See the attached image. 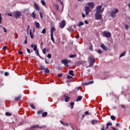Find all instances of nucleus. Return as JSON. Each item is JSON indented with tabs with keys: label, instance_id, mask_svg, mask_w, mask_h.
Wrapping results in <instances>:
<instances>
[{
	"label": "nucleus",
	"instance_id": "f257e3e1",
	"mask_svg": "<svg viewBox=\"0 0 130 130\" xmlns=\"http://www.w3.org/2000/svg\"><path fill=\"white\" fill-rule=\"evenodd\" d=\"M88 62H89V67H93L94 63H95V58L92 56H89L88 57Z\"/></svg>",
	"mask_w": 130,
	"mask_h": 130
},
{
	"label": "nucleus",
	"instance_id": "f03ea898",
	"mask_svg": "<svg viewBox=\"0 0 130 130\" xmlns=\"http://www.w3.org/2000/svg\"><path fill=\"white\" fill-rule=\"evenodd\" d=\"M118 12H119L118 9L115 8L114 9V11H113L111 12V17L113 19L115 18L116 17V15H117V13H118Z\"/></svg>",
	"mask_w": 130,
	"mask_h": 130
},
{
	"label": "nucleus",
	"instance_id": "7ed1b4c3",
	"mask_svg": "<svg viewBox=\"0 0 130 130\" xmlns=\"http://www.w3.org/2000/svg\"><path fill=\"white\" fill-rule=\"evenodd\" d=\"M21 16L22 12L20 11H16L13 15V17L14 18H15V19H20Z\"/></svg>",
	"mask_w": 130,
	"mask_h": 130
},
{
	"label": "nucleus",
	"instance_id": "20e7f679",
	"mask_svg": "<svg viewBox=\"0 0 130 130\" xmlns=\"http://www.w3.org/2000/svg\"><path fill=\"white\" fill-rule=\"evenodd\" d=\"M45 127H46L45 125H34L30 128V130H33V128H40L41 129V128H45Z\"/></svg>",
	"mask_w": 130,
	"mask_h": 130
},
{
	"label": "nucleus",
	"instance_id": "39448f33",
	"mask_svg": "<svg viewBox=\"0 0 130 130\" xmlns=\"http://www.w3.org/2000/svg\"><path fill=\"white\" fill-rule=\"evenodd\" d=\"M61 63H63V64H64V66H65V67L67 68H69L70 66H69V60L68 59H64L61 60Z\"/></svg>",
	"mask_w": 130,
	"mask_h": 130
},
{
	"label": "nucleus",
	"instance_id": "423d86ee",
	"mask_svg": "<svg viewBox=\"0 0 130 130\" xmlns=\"http://www.w3.org/2000/svg\"><path fill=\"white\" fill-rule=\"evenodd\" d=\"M95 20H101V19H102V14L100 13H95Z\"/></svg>",
	"mask_w": 130,
	"mask_h": 130
},
{
	"label": "nucleus",
	"instance_id": "0eeeda50",
	"mask_svg": "<svg viewBox=\"0 0 130 130\" xmlns=\"http://www.w3.org/2000/svg\"><path fill=\"white\" fill-rule=\"evenodd\" d=\"M103 35L105 36V37H107V38H109L110 36H111V34L110 32H107L106 31H103Z\"/></svg>",
	"mask_w": 130,
	"mask_h": 130
},
{
	"label": "nucleus",
	"instance_id": "6e6552de",
	"mask_svg": "<svg viewBox=\"0 0 130 130\" xmlns=\"http://www.w3.org/2000/svg\"><path fill=\"white\" fill-rule=\"evenodd\" d=\"M102 8V6H99L97 8H96V13L101 14V13H103V10H101Z\"/></svg>",
	"mask_w": 130,
	"mask_h": 130
},
{
	"label": "nucleus",
	"instance_id": "1a4fd4ad",
	"mask_svg": "<svg viewBox=\"0 0 130 130\" xmlns=\"http://www.w3.org/2000/svg\"><path fill=\"white\" fill-rule=\"evenodd\" d=\"M66 26V20H62L61 21V23H59V27L63 29V28H64V26Z\"/></svg>",
	"mask_w": 130,
	"mask_h": 130
},
{
	"label": "nucleus",
	"instance_id": "9d476101",
	"mask_svg": "<svg viewBox=\"0 0 130 130\" xmlns=\"http://www.w3.org/2000/svg\"><path fill=\"white\" fill-rule=\"evenodd\" d=\"M85 12L86 16L89 15V13H90V8H89V7H85Z\"/></svg>",
	"mask_w": 130,
	"mask_h": 130
},
{
	"label": "nucleus",
	"instance_id": "9b49d317",
	"mask_svg": "<svg viewBox=\"0 0 130 130\" xmlns=\"http://www.w3.org/2000/svg\"><path fill=\"white\" fill-rule=\"evenodd\" d=\"M87 6L90 7V9H94V7H95L94 3H87Z\"/></svg>",
	"mask_w": 130,
	"mask_h": 130
},
{
	"label": "nucleus",
	"instance_id": "f8f14e48",
	"mask_svg": "<svg viewBox=\"0 0 130 130\" xmlns=\"http://www.w3.org/2000/svg\"><path fill=\"white\" fill-rule=\"evenodd\" d=\"M30 47L31 48H33V50L34 51H37V45H34V44H32V45H30Z\"/></svg>",
	"mask_w": 130,
	"mask_h": 130
},
{
	"label": "nucleus",
	"instance_id": "ddd939ff",
	"mask_svg": "<svg viewBox=\"0 0 130 130\" xmlns=\"http://www.w3.org/2000/svg\"><path fill=\"white\" fill-rule=\"evenodd\" d=\"M64 101L65 102H70V100H71V99H70V97L69 96H67V94H65L64 95Z\"/></svg>",
	"mask_w": 130,
	"mask_h": 130
},
{
	"label": "nucleus",
	"instance_id": "4468645a",
	"mask_svg": "<svg viewBox=\"0 0 130 130\" xmlns=\"http://www.w3.org/2000/svg\"><path fill=\"white\" fill-rule=\"evenodd\" d=\"M34 7L36 11H40V8H39V6L36 3L34 4Z\"/></svg>",
	"mask_w": 130,
	"mask_h": 130
},
{
	"label": "nucleus",
	"instance_id": "2eb2a0df",
	"mask_svg": "<svg viewBox=\"0 0 130 130\" xmlns=\"http://www.w3.org/2000/svg\"><path fill=\"white\" fill-rule=\"evenodd\" d=\"M21 98H22V95H19L18 96L16 97L14 99L15 101H19V100H21Z\"/></svg>",
	"mask_w": 130,
	"mask_h": 130
},
{
	"label": "nucleus",
	"instance_id": "dca6fc26",
	"mask_svg": "<svg viewBox=\"0 0 130 130\" xmlns=\"http://www.w3.org/2000/svg\"><path fill=\"white\" fill-rule=\"evenodd\" d=\"M101 47L104 50H107V47L105 46V45H104V44H102L101 45Z\"/></svg>",
	"mask_w": 130,
	"mask_h": 130
},
{
	"label": "nucleus",
	"instance_id": "f3484780",
	"mask_svg": "<svg viewBox=\"0 0 130 130\" xmlns=\"http://www.w3.org/2000/svg\"><path fill=\"white\" fill-rule=\"evenodd\" d=\"M35 26L37 28H40V24H39V22H37V21L35 22Z\"/></svg>",
	"mask_w": 130,
	"mask_h": 130
},
{
	"label": "nucleus",
	"instance_id": "a211bd4d",
	"mask_svg": "<svg viewBox=\"0 0 130 130\" xmlns=\"http://www.w3.org/2000/svg\"><path fill=\"white\" fill-rule=\"evenodd\" d=\"M45 71V73L46 74H49V73H50V70H49V69H48V68H46L44 69Z\"/></svg>",
	"mask_w": 130,
	"mask_h": 130
},
{
	"label": "nucleus",
	"instance_id": "6ab92c4d",
	"mask_svg": "<svg viewBox=\"0 0 130 130\" xmlns=\"http://www.w3.org/2000/svg\"><path fill=\"white\" fill-rule=\"evenodd\" d=\"M29 35L31 39H33V38H34V34H33V32H32L31 30H30L29 31Z\"/></svg>",
	"mask_w": 130,
	"mask_h": 130
},
{
	"label": "nucleus",
	"instance_id": "aec40b11",
	"mask_svg": "<svg viewBox=\"0 0 130 130\" xmlns=\"http://www.w3.org/2000/svg\"><path fill=\"white\" fill-rule=\"evenodd\" d=\"M69 74V75H71V76H72L73 77H75V74H74V71L70 70Z\"/></svg>",
	"mask_w": 130,
	"mask_h": 130
},
{
	"label": "nucleus",
	"instance_id": "412c9836",
	"mask_svg": "<svg viewBox=\"0 0 130 130\" xmlns=\"http://www.w3.org/2000/svg\"><path fill=\"white\" fill-rule=\"evenodd\" d=\"M83 99V97L82 96H79L76 99L77 102H79V101H81Z\"/></svg>",
	"mask_w": 130,
	"mask_h": 130
},
{
	"label": "nucleus",
	"instance_id": "4be33fe9",
	"mask_svg": "<svg viewBox=\"0 0 130 130\" xmlns=\"http://www.w3.org/2000/svg\"><path fill=\"white\" fill-rule=\"evenodd\" d=\"M60 123L61 124H63V125H65L66 126H69V124L67 122H64L62 121H60Z\"/></svg>",
	"mask_w": 130,
	"mask_h": 130
},
{
	"label": "nucleus",
	"instance_id": "5701e85b",
	"mask_svg": "<svg viewBox=\"0 0 130 130\" xmlns=\"http://www.w3.org/2000/svg\"><path fill=\"white\" fill-rule=\"evenodd\" d=\"M47 112H45L44 113H42V117H46L47 116Z\"/></svg>",
	"mask_w": 130,
	"mask_h": 130
},
{
	"label": "nucleus",
	"instance_id": "b1692460",
	"mask_svg": "<svg viewBox=\"0 0 130 130\" xmlns=\"http://www.w3.org/2000/svg\"><path fill=\"white\" fill-rule=\"evenodd\" d=\"M46 51H48V49H46V48H44L42 50V52L44 54L46 53Z\"/></svg>",
	"mask_w": 130,
	"mask_h": 130
},
{
	"label": "nucleus",
	"instance_id": "393cba45",
	"mask_svg": "<svg viewBox=\"0 0 130 130\" xmlns=\"http://www.w3.org/2000/svg\"><path fill=\"white\" fill-rule=\"evenodd\" d=\"M98 122V120H92L91 121L92 124H96Z\"/></svg>",
	"mask_w": 130,
	"mask_h": 130
},
{
	"label": "nucleus",
	"instance_id": "a878e982",
	"mask_svg": "<svg viewBox=\"0 0 130 130\" xmlns=\"http://www.w3.org/2000/svg\"><path fill=\"white\" fill-rule=\"evenodd\" d=\"M84 25V22H82V21H80L79 23L78 24H77V26L78 27H81V26H83Z\"/></svg>",
	"mask_w": 130,
	"mask_h": 130
},
{
	"label": "nucleus",
	"instance_id": "bb28decb",
	"mask_svg": "<svg viewBox=\"0 0 130 130\" xmlns=\"http://www.w3.org/2000/svg\"><path fill=\"white\" fill-rule=\"evenodd\" d=\"M31 17L34 19H36V14H35V12H32L31 14Z\"/></svg>",
	"mask_w": 130,
	"mask_h": 130
},
{
	"label": "nucleus",
	"instance_id": "cd10ccee",
	"mask_svg": "<svg viewBox=\"0 0 130 130\" xmlns=\"http://www.w3.org/2000/svg\"><path fill=\"white\" fill-rule=\"evenodd\" d=\"M54 31H55V28L54 27H52L51 28V34H53Z\"/></svg>",
	"mask_w": 130,
	"mask_h": 130
},
{
	"label": "nucleus",
	"instance_id": "c85d7f7f",
	"mask_svg": "<svg viewBox=\"0 0 130 130\" xmlns=\"http://www.w3.org/2000/svg\"><path fill=\"white\" fill-rule=\"evenodd\" d=\"M126 53V52H123L122 53H121L120 55V56L119 57H122V56H124V55H125V54Z\"/></svg>",
	"mask_w": 130,
	"mask_h": 130
},
{
	"label": "nucleus",
	"instance_id": "c756f323",
	"mask_svg": "<svg viewBox=\"0 0 130 130\" xmlns=\"http://www.w3.org/2000/svg\"><path fill=\"white\" fill-rule=\"evenodd\" d=\"M51 39L53 43H54V38H53V34H51Z\"/></svg>",
	"mask_w": 130,
	"mask_h": 130
},
{
	"label": "nucleus",
	"instance_id": "7c9ffc66",
	"mask_svg": "<svg viewBox=\"0 0 130 130\" xmlns=\"http://www.w3.org/2000/svg\"><path fill=\"white\" fill-rule=\"evenodd\" d=\"M69 57H70V58H74V57H77V55H70Z\"/></svg>",
	"mask_w": 130,
	"mask_h": 130
},
{
	"label": "nucleus",
	"instance_id": "2f4dec72",
	"mask_svg": "<svg viewBox=\"0 0 130 130\" xmlns=\"http://www.w3.org/2000/svg\"><path fill=\"white\" fill-rule=\"evenodd\" d=\"M43 112H44L43 110L38 111L37 112V114H38V115L42 114V113H43Z\"/></svg>",
	"mask_w": 130,
	"mask_h": 130
},
{
	"label": "nucleus",
	"instance_id": "473e14b6",
	"mask_svg": "<svg viewBox=\"0 0 130 130\" xmlns=\"http://www.w3.org/2000/svg\"><path fill=\"white\" fill-rule=\"evenodd\" d=\"M70 105L71 106V109H73V108H74V105H75V103L74 102H71L70 103Z\"/></svg>",
	"mask_w": 130,
	"mask_h": 130
},
{
	"label": "nucleus",
	"instance_id": "72a5a7b5",
	"mask_svg": "<svg viewBox=\"0 0 130 130\" xmlns=\"http://www.w3.org/2000/svg\"><path fill=\"white\" fill-rule=\"evenodd\" d=\"M41 33H42V34H45L46 33V28H44V29L42 30Z\"/></svg>",
	"mask_w": 130,
	"mask_h": 130
},
{
	"label": "nucleus",
	"instance_id": "f704fd0d",
	"mask_svg": "<svg viewBox=\"0 0 130 130\" xmlns=\"http://www.w3.org/2000/svg\"><path fill=\"white\" fill-rule=\"evenodd\" d=\"M5 115H6V116H12V114L9 112H6Z\"/></svg>",
	"mask_w": 130,
	"mask_h": 130
},
{
	"label": "nucleus",
	"instance_id": "c9c22d12",
	"mask_svg": "<svg viewBox=\"0 0 130 130\" xmlns=\"http://www.w3.org/2000/svg\"><path fill=\"white\" fill-rule=\"evenodd\" d=\"M29 106L32 109H35V106H34V104H30Z\"/></svg>",
	"mask_w": 130,
	"mask_h": 130
},
{
	"label": "nucleus",
	"instance_id": "e433bc0d",
	"mask_svg": "<svg viewBox=\"0 0 130 130\" xmlns=\"http://www.w3.org/2000/svg\"><path fill=\"white\" fill-rule=\"evenodd\" d=\"M41 4L43 6H45V5H46V3L43 0L41 1Z\"/></svg>",
	"mask_w": 130,
	"mask_h": 130
},
{
	"label": "nucleus",
	"instance_id": "4c0bfd02",
	"mask_svg": "<svg viewBox=\"0 0 130 130\" xmlns=\"http://www.w3.org/2000/svg\"><path fill=\"white\" fill-rule=\"evenodd\" d=\"M89 49L91 51L93 50V46L92 45V44H91V46L89 47Z\"/></svg>",
	"mask_w": 130,
	"mask_h": 130
},
{
	"label": "nucleus",
	"instance_id": "58836bf2",
	"mask_svg": "<svg viewBox=\"0 0 130 130\" xmlns=\"http://www.w3.org/2000/svg\"><path fill=\"white\" fill-rule=\"evenodd\" d=\"M36 53L37 56H38L40 57V55L39 54V51H38V50L36 51Z\"/></svg>",
	"mask_w": 130,
	"mask_h": 130
},
{
	"label": "nucleus",
	"instance_id": "ea45409f",
	"mask_svg": "<svg viewBox=\"0 0 130 130\" xmlns=\"http://www.w3.org/2000/svg\"><path fill=\"white\" fill-rule=\"evenodd\" d=\"M2 20H3V17H2V13H0V24H2Z\"/></svg>",
	"mask_w": 130,
	"mask_h": 130
},
{
	"label": "nucleus",
	"instance_id": "a19ab883",
	"mask_svg": "<svg viewBox=\"0 0 130 130\" xmlns=\"http://www.w3.org/2000/svg\"><path fill=\"white\" fill-rule=\"evenodd\" d=\"M44 69V66H41L40 67V70H41V71H43Z\"/></svg>",
	"mask_w": 130,
	"mask_h": 130
},
{
	"label": "nucleus",
	"instance_id": "79ce46f5",
	"mask_svg": "<svg viewBox=\"0 0 130 130\" xmlns=\"http://www.w3.org/2000/svg\"><path fill=\"white\" fill-rule=\"evenodd\" d=\"M111 119L112 120H115V117H114V116H113V115H112V116H111Z\"/></svg>",
	"mask_w": 130,
	"mask_h": 130
},
{
	"label": "nucleus",
	"instance_id": "37998d69",
	"mask_svg": "<svg viewBox=\"0 0 130 130\" xmlns=\"http://www.w3.org/2000/svg\"><path fill=\"white\" fill-rule=\"evenodd\" d=\"M85 63H86V61H81L80 62V64H85Z\"/></svg>",
	"mask_w": 130,
	"mask_h": 130
},
{
	"label": "nucleus",
	"instance_id": "c03bdc74",
	"mask_svg": "<svg viewBox=\"0 0 130 130\" xmlns=\"http://www.w3.org/2000/svg\"><path fill=\"white\" fill-rule=\"evenodd\" d=\"M25 40L24 41V42L23 43V44H27V43H28L27 42V37H25Z\"/></svg>",
	"mask_w": 130,
	"mask_h": 130
},
{
	"label": "nucleus",
	"instance_id": "a18cd8bd",
	"mask_svg": "<svg viewBox=\"0 0 130 130\" xmlns=\"http://www.w3.org/2000/svg\"><path fill=\"white\" fill-rule=\"evenodd\" d=\"M84 86H88V85H90L89 82H85L83 84Z\"/></svg>",
	"mask_w": 130,
	"mask_h": 130
},
{
	"label": "nucleus",
	"instance_id": "49530a36",
	"mask_svg": "<svg viewBox=\"0 0 130 130\" xmlns=\"http://www.w3.org/2000/svg\"><path fill=\"white\" fill-rule=\"evenodd\" d=\"M128 28H129V26H128V25L126 24L125 26V29L126 30H128Z\"/></svg>",
	"mask_w": 130,
	"mask_h": 130
},
{
	"label": "nucleus",
	"instance_id": "de8ad7c7",
	"mask_svg": "<svg viewBox=\"0 0 130 130\" xmlns=\"http://www.w3.org/2000/svg\"><path fill=\"white\" fill-rule=\"evenodd\" d=\"M3 30H4V32H5V33H7V32H8V31L7 30V29H6L5 27H2Z\"/></svg>",
	"mask_w": 130,
	"mask_h": 130
},
{
	"label": "nucleus",
	"instance_id": "09e8293b",
	"mask_svg": "<svg viewBox=\"0 0 130 130\" xmlns=\"http://www.w3.org/2000/svg\"><path fill=\"white\" fill-rule=\"evenodd\" d=\"M54 8L56 9V11H58V6L57 5H54Z\"/></svg>",
	"mask_w": 130,
	"mask_h": 130
},
{
	"label": "nucleus",
	"instance_id": "8fccbe9b",
	"mask_svg": "<svg viewBox=\"0 0 130 130\" xmlns=\"http://www.w3.org/2000/svg\"><path fill=\"white\" fill-rule=\"evenodd\" d=\"M107 125H108V126H109V125L111 126V125H112V123L111 122H108Z\"/></svg>",
	"mask_w": 130,
	"mask_h": 130
},
{
	"label": "nucleus",
	"instance_id": "3c124183",
	"mask_svg": "<svg viewBox=\"0 0 130 130\" xmlns=\"http://www.w3.org/2000/svg\"><path fill=\"white\" fill-rule=\"evenodd\" d=\"M9 75H10V73H9V72H5V76L6 77H8V76H9Z\"/></svg>",
	"mask_w": 130,
	"mask_h": 130
},
{
	"label": "nucleus",
	"instance_id": "603ef678",
	"mask_svg": "<svg viewBox=\"0 0 130 130\" xmlns=\"http://www.w3.org/2000/svg\"><path fill=\"white\" fill-rule=\"evenodd\" d=\"M67 79H73V77L71 76V75H68L67 76Z\"/></svg>",
	"mask_w": 130,
	"mask_h": 130
},
{
	"label": "nucleus",
	"instance_id": "864d4df0",
	"mask_svg": "<svg viewBox=\"0 0 130 130\" xmlns=\"http://www.w3.org/2000/svg\"><path fill=\"white\" fill-rule=\"evenodd\" d=\"M84 114H85V115H90V113H89L88 111H86L84 113Z\"/></svg>",
	"mask_w": 130,
	"mask_h": 130
},
{
	"label": "nucleus",
	"instance_id": "5fc2aeb1",
	"mask_svg": "<svg viewBox=\"0 0 130 130\" xmlns=\"http://www.w3.org/2000/svg\"><path fill=\"white\" fill-rule=\"evenodd\" d=\"M48 58H51V54H48L47 56Z\"/></svg>",
	"mask_w": 130,
	"mask_h": 130
},
{
	"label": "nucleus",
	"instance_id": "6e6d98bb",
	"mask_svg": "<svg viewBox=\"0 0 130 130\" xmlns=\"http://www.w3.org/2000/svg\"><path fill=\"white\" fill-rule=\"evenodd\" d=\"M24 53L21 51H19L18 52V54H19V55H22V54H23Z\"/></svg>",
	"mask_w": 130,
	"mask_h": 130
},
{
	"label": "nucleus",
	"instance_id": "4d7b16f0",
	"mask_svg": "<svg viewBox=\"0 0 130 130\" xmlns=\"http://www.w3.org/2000/svg\"><path fill=\"white\" fill-rule=\"evenodd\" d=\"M57 77H59V78H61V77H62V74H58Z\"/></svg>",
	"mask_w": 130,
	"mask_h": 130
},
{
	"label": "nucleus",
	"instance_id": "13d9d810",
	"mask_svg": "<svg viewBox=\"0 0 130 130\" xmlns=\"http://www.w3.org/2000/svg\"><path fill=\"white\" fill-rule=\"evenodd\" d=\"M39 14H40V16L41 19H43V16H42V13L39 12Z\"/></svg>",
	"mask_w": 130,
	"mask_h": 130
},
{
	"label": "nucleus",
	"instance_id": "bf43d9fd",
	"mask_svg": "<svg viewBox=\"0 0 130 130\" xmlns=\"http://www.w3.org/2000/svg\"><path fill=\"white\" fill-rule=\"evenodd\" d=\"M98 52L99 54H101V53H102V51L101 50H98Z\"/></svg>",
	"mask_w": 130,
	"mask_h": 130
},
{
	"label": "nucleus",
	"instance_id": "052dcab7",
	"mask_svg": "<svg viewBox=\"0 0 130 130\" xmlns=\"http://www.w3.org/2000/svg\"><path fill=\"white\" fill-rule=\"evenodd\" d=\"M81 89H82V87H81V86H79L77 88V91H79V90H81Z\"/></svg>",
	"mask_w": 130,
	"mask_h": 130
},
{
	"label": "nucleus",
	"instance_id": "680f3d73",
	"mask_svg": "<svg viewBox=\"0 0 130 130\" xmlns=\"http://www.w3.org/2000/svg\"><path fill=\"white\" fill-rule=\"evenodd\" d=\"M121 107H122V108H123V109H125V106L124 105H122L121 106Z\"/></svg>",
	"mask_w": 130,
	"mask_h": 130
},
{
	"label": "nucleus",
	"instance_id": "e2e57ef3",
	"mask_svg": "<svg viewBox=\"0 0 130 130\" xmlns=\"http://www.w3.org/2000/svg\"><path fill=\"white\" fill-rule=\"evenodd\" d=\"M7 48H8V47L7 46H5L3 48V49L4 50H5V49H7Z\"/></svg>",
	"mask_w": 130,
	"mask_h": 130
},
{
	"label": "nucleus",
	"instance_id": "0e129e2a",
	"mask_svg": "<svg viewBox=\"0 0 130 130\" xmlns=\"http://www.w3.org/2000/svg\"><path fill=\"white\" fill-rule=\"evenodd\" d=\"M89 85H91V84H93V83H94V81H89Z\"/></svg>",
	"mask_w": 130,
	"mask_h": 130
},
{
	"label": "nucleus",
	"instance_id": "69168bd1",
	"mask_svg": "<svg viewBox=\"0 0 130 130\" xmlns=\"http://www.w3.org/2000/svg\"><path fill=\"white\" fill-rule=\"evenodd\" d=\"M27 51L28 53H31V52H30V50L28 48H27Z\"/></svg>",
	"mask_w": 130,
	"mask_h": 130
},
{
	"label": "nucleus",
	"instance_id": "338daca9",
	"mask_svg": "<svg viewBox=\"0 0 130 130\" xmlns=\"http://www.w3.org/2000/svg\"><path fill=\"white\" fill-rule=\"evenodd\" d=\"M84 23H85V24H89V22H88V21H87V20H85Z\"/></svg>",
	"mask_w": 130,
	"mask_h": 130
},
{
	"label": "nucleus",
	"instance_id": "774afa93",
	"mask_svg": "<svg viewBox=\"0 0 130 130\" xmlns=\"http://www.w3.org/2000/svg\"><path fill=\"white\" fill-rule=\"evenodd\" d=\"M67 83H71V80L70 79H68L67 80Z\"/></svg>",
	"mask_w": 130,
	"mask_h": 130
}]
</instances>
